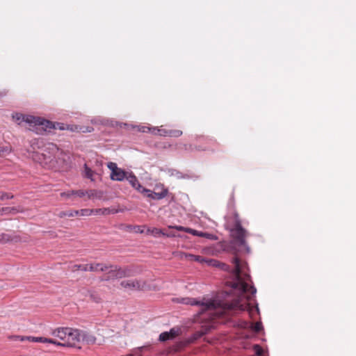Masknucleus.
<instances>
[{
	"mask_svg": "<svg viewBox=\"0 0 356 356\" xmlns=\"http://www.w3.org/2000/svg\"><path fill=\"white\" fill-rule=\"evenodd\" d=\"M232 266L220 263L218 260L207 259L205 263L210 266L218 267L224 270L231 272V280L227 284L231 287L230 293L234 296L231 301H217L197 300L192 298H177L178 302L198 306L201 312L199 314L208 312V315L212 319L221 316L227 310L240 309L245 310L249 308L248 302L252 299L257 292L253 286H250V276L248 273V268L245 261H241L235 256L232 259Z\"/></svg>",
	"mask_w": 356,
	"mask_h": 356,
	"instance_id": "1",
	"label": "nucleus"
},
{
	"mask_svg": "<svg viewBox=\"0 0 356 356\" xmlns=\"http://www.w3.org/2000/svg\"><path fill=\"white\" fill-rule=\"evenodd\" d=\"M232 238L233 246L238 247L239 250H244L247 253L250 252V249L245 242L247 231L241 226L238 215L235 213L232 218H229L225 224Z\"/></svg>",
	"mask_w": 356,
	"mask_h": 356,
	"instance_id": "2",
	"label": "nucleus"
},
{
	"mask_svg": "<svg viewBox=\"0 0 356 356\" xmlns=\"http://www.w3.org/2000/svg\"><path fill=\"white\" fill-rule=\"evenodd\" d=\"M13 120L21 124L25 122L29 125L31 131H35L38 134H40V126L51 127V122L40 117H36L31 115H24L20 113H13L12 115Z\"/></svg>",
	"mask_w": 356,
	"mask_h": 356,
	"instance_id": "3",
	"label": "nucleus"
},
{
	"mask_svg": "<svg viewBox=\"0 0 356 356\" xmlns=\"http://www.w3.org/2000/svg\"><path fill=\"white\" fill-rule=\"evenodd\" d=\"M77 329L71 327H58L51 332V335L56 337L63 342H59L60 346L74 347V340L78 336Z\"/></svg>",
	"mask_w": 356,
	"mask_h": 356,
	"instance_id": "4",
	"label": "nucleus"
},
{
	"mask_svg": "<svg viewBox=\"0 0 356 356\" xmlns=\"http://www.w3.org/2000/svg\"><path fill=\"white\" fill-rule=\"evenodd\" d=\"M138 130L139 131L145 133V132H151L155 135L163 136H170V137H179L182 134V131L180 130H168L163 128L158 127H149L147 126H138Z\"/></svg>",
	"mask_w": 356,
	"mask_h": 356,
	"instance_id": "5",
	"label": "nucleus"
},
{
	"mask_svg": "<svg viewBox=\"0 0 356 356\" xmlns=\"http://www.w3.org/2000/svg\"><path fill=\"white\" fill-rule=\"evenodd\" d=\"M51 122L52 124L51 127L40 126V134L43 131H46L48 129H58L60 130L67 129V130H70L72 131L83 132V133L91 132L92 131V128H91V127H80V126H76V125L64 124H61V123L54 124L52 122Z\"/></svg>",
	"mask_w": 356,
	"mask_h": 356,
	"instance_id": "6",
	"label": "nucleus"
},
{
	"mask_svg": "<svg viewBox=\"0 0 356 356\" xmlns=\"http://www.w3.org/2000/svg\"><path fill=\"white\" fill-rule=\"evenodd\" d=\"M31 145L33 149H44V151L48 154H63L60 152V149L54 143H44L43 140L41 138H35L31 140Z\"/></svg>",
	"mask_w": 356,
	"mask_h": 356,
	"instance_id": "7",
	"label": "nucleus"
},
{
	"mask_svg": "<svg viewBox=\"0 0 356 356\" xmlns=\"http://www.w3.org/2000/svg\"><path fill=\"white\" fill-rule=\"evenodd\" d=\"M108 269V267L103 264H74L72 266V270H83V271H106Z\"/></svg>",
	"mask_w": 356,
	"mask_h": 356,
	"instance_id": "8",
	"label": "nucleus"
},
{
	"mask_svg": "<svg viewBox=\"0 0 356 356\" xmlns=\"http://www.w3.org/2000/svg\"><path fill=\"white\" fill-rule=\"evenodd\" d=\"M76 334H78V336H76V339L74 340V347H79L80 348L79 344L81 342L90 345L94 344L96 341V338L93 335L83 330H80L77 329Z\"/></svg>",
	"mask_w": 356,
	"mask_h": 356,
	"instance_id": "9",
	"label": "nucleus"
},
{
	"mask_svg": "<svg viewBox=\"0 0 356 356\" xmlns=\"http://www.w3.org/2000/svg\"><path fill=\"white\" fill-rule=\"evenodd\" d=\"M121 286L131 290H142L145 286V282L141 280H124Z\"/></svg>",
	"mask_w": 356,
	"mask_h": 356,
	"instance_id": "10",
	"label": "nucleus"
},
{
	"mask_svg": "<svg viewBox=\"0 0 356 356\" xmlns=\"http://www.w3.org/2000/svg\"><path fill=\"white\" fill-rule=\"evenodd\" d=\"M111 270L108 271V275L106 280L110 279H120L126 277L123 271V268L117 266H111Z\"/></svg>",
	"mask_w": 356,
	"mask_h": 356,
	"instance_id": "11",
	"label": "nucleus"
},
{
	"mask_svg": "<svg viewBox=\"0 0 356 356\" xmlns=\"http://www.w3.org/2000/svg\"><path fill=\"white\" fill-rule=\"evenodd\" d=\"M129 172H126L121 168H118L114 172L111 173V178L115 181H122L127 178Z\"/></svg>",
	"mask_w": 356,
	"mask_h": 356,
	"instance_id": "12",
	"label": "nucleus"
},
{
	"mask_svg": "<svg viewBox=\"0 0 356 356\" xmlns=\"http://www.w3.org/2000/svg\"><path fill=\"white\" fill-rule=\"evenodd\" d=\"M126 179L129 181L131 186L136 189L138 192L140 191V188H142L143 186L140 185L137 177L131 172H129Z\"/></svg>",
	"mask_w": 356,
	"mask_h": 356,
	"instance_id": "13",
	"label": "nucleus"
},
{
	"mask_svg": "<svg viewBox=\"0 0 356 356\" xmlns=\"http://www.w3.org/2000/svg\"><path fill=\"white\" fill-rule=\"evenodd\" d=\"M178 334V330L175 328L170 330V332H165L159 335V341H165L167 340L174 339Z\"/></svg>",
	"mask_w": 356,
	"mask_h": 356,
	"instance_id": "14",
	"label": "nucleus"
},
{
	"mask_svg": "<svg viewBox=\"0 0 356 356\" xmlns=\"http://www.w3.org/2000/svg\"><path fill=\"white\" fill-rule=\"evenodd\" d=\"M168 173L170 176L171 177H175L176 179H191L193 178V176L188 175V174H186V173H183V172H181L175 169H169L168 170Z\"/></svg>",
	"mask_w": 356,
	"mask_h": 356,
	"instance_id": "15",
	"label": "nucleus"
},
{
	"mask_svg": "<svg viewBox=\"0 0 356 356\" xmlns=\"http://www.w3.org/2000/svg\"><path fill=\"white\" fill-rule=\"evenodd\" d=\"M26 339L33 342H41V343H50L56 345H60L58 341L53 339H49L45 337H29Z\"/></svg>",
	"mask_w": 356,
	"mask_h": 356,
	"instance_id": "16",
	"label": "nucleus"
},
{
	"mask_svg": "<svg viewBox=\"0 0 356 356\" xmlns=\"http://www.w3.org/2000/svg\"><path fill=\"white\" fill-rule=\"evenodd\" d=\"M104 193L102 191L90 189L87 191V197L91 200H100L102 198Z\"/></svg>",
	"mask_w": 356,
	"mask_h": 356,
	"instance_id": "17",
	"label": "nucleus"
},
{
	"mask_svg": "<svg viewBox=\"0 0 356 356\" xmlns=\"http://www.w3.org/2000/svg\"><path fill=\"white\" fill-rule=\"evenodd\" d=\"M186 232L191 234H193L194 236L205 237V238H209V239L214 238V236L213 234H209V233H207V232H199L197 230H195V229H191V228H186Z\"/></svg>",
	"mask_w": 356,
	"mask_h": 356,
	"instance_id": "18",
	"label": "nucleus"
},
{
	"mask_svg": "<svg viewBox=\"0 0 356 356\" xmlns=\"http://www.w3.org/2000/svg\"><path fill=\"white\" fill-rule=\"evenodd\" d=\"M213 327V325L202 326V329L194 334V339H197L208 333Z\"/></svg>",
	"mask_w": 356,
	"mask_h": 356,
	"instance_id": "19",
	"label": "nucleus"
},
{
	"mask_svg": "<svg viewBox=\"0 0 356 356\" xmlns=\"http://www.w3.org/2000/svg\"><path fill=\"white\" fill-rule=\"evenodd\" d=\"M168 191L167 188H163L161 192H152L151 199L161 200L168 195Z\"/></svg>",
	"mask_w": 356,
	"mask_h": 356,
	"instance_id": "20",
	"label": "nucleus"
},
{
	"mask_svg": "<svg viewBox=\"0 0 356 356\" xmlns=\"http://www.w3.org/2000/svg\"><path fill=\"white\" fill-rule=\"evenodd\" d=\"M126 277L134 276L139 273V271L134 267H127L123 268Z\"/></svg>",
	"mask_w": 356,
	"mask_h": 356,
	"instance_id": "21",
	"label": "nucleus"
},
{
	"mask_svg": "<svg viewBox=\"0 0 356 356\" xmlns=\"http://www.w3.org/2000/svg\"><path fill=\"white\" fill-rule=\"evenodd\" d=\"M85 170H84V176L90 179L92 181H95L94 175L95 172L90 168L88 167L87 164L84 165Z\"/></svg>",
	"mask_w": 356,
	"mask_h": 356,
	"instance_id": "22",
	"label": "nucleus"
},
{
	"mask_svg": "<svg viewBox=\"0 0 356 356\" xmlns=\"http://www.w3.org/2000/svg\"><path fill=\"white\" fill-rule=\"evenodd\" d=\"M92 212L94 215L105 216L110 214V208L95 209H92Z\"/></svg>",
	"mask_w": 356,
	"mask_h": 356,
	"instance_id": "23",
	"label": "nucleus"
},
{
	"mask_svg": "<svg viewBox=\"0 0 356 356\" xmlns=\"http://www.w3.org/2000/svg\"><path fill=\"white\" fill-rule=\"evenodd\" d=\"M79 215L82 216H89L93 214L92 209H83L81 210H78Z\"/></svg>",
	"mask_w": 356,
	"mask_h": 356,
	"instance_id": "24",
	"label": "nucleus"
},
{
	"mask_svg": "<svg viewBox=\"0 0 356 356\" xmlns=\"http://www.w3.org/2000/svg\"><path fill=\"white\" fill-rule=\"evenodd\" d=\"M251 328L255 332H259L263 329L262 323L261 322H257L255 323H252Z\"/></svg>",
	"mask_w": 356,
	"mask_h": 356,
	"instance_id": "25",
	"label": "nucleus"
},
{
	"mask_svg": "<svg viewBox=\"0 0 356 356\" xmlns=\"http://www.w3.org/2000/svg\"><path fill=\"white\" fill-rule=\"evenodd\" d=\"M88 296L90 297V298L91 300H92L93 301H95L96 302H98L100 300V298L95 292L88 291Z\"/></svg>",
	"mask_w": 356,
	"mask_h": 356,
	"instance_id": "26",
	"label": "nucleus"
},
{
	"mask_svg": "<svg viewBox=\"0 0 356 356\" xmlns=\"http://www.w3.org/2000/svg\"><path fill=\"white\" fill-rule=\"evenodd\" d=\"M60 196L67 199H73L74 192L72 191H68L67 192H63L60 193Z\"/></svg>",
	"mask_w": 356,
	"mask_h": 356,
	"instance_id": "27",
	"label": "nucleus"
},
{
	"mask_svg": "<svg viewBox=\"0 0 356 356\" xmlns=\"http://www.w3.org/2000/svg\"><path fill=\"white\" fill-rule=\"evenodd\" d=\"M190 257L195 261H198L200 263H205L207 261V259L204 257H202V256L199 255H190Z\"/></svg>",
	"mask_w": 356,
	"mask_h": 356,
	"instance_id": "28",
	"label": "nucleus"
},
{
	"mask_svg": "<svg viewBox=\"0 0 356 356\" xmlns=\"http://www.w3.org/2000/svg\"><path fill=\"white\" fill-rule=\"evenodd\" d=\"M140 193H143L145 194L147 197L151 198L152 197V191L149 190V189H147L145 188H144L143 186H142V188H140V191H139Z\"/></svg>",
	"mask_w": 356,
	"mask_h": 356,
	"instance_id": "29",
	"label": "nucleus"
},
{
	"mask_svg": "<svg viewBox=\"0 0 356 356\" xmlns=\"http://www.w3.org/2000/svg\"><path fill=\"white\" fill-rule=\"evenodd\" d=\"M73 192H74V196H77L79 197H83L85 195H86V194H87V191H83V190H77V191L73 190Z\"/></svg>",
	"mask_w": 356,
	"mask_h": 356,
	"instance_id": "30",
	"label": "nucleus"
},
{
	"mask_svg": "<svg viewBox=\"0 0 356 356\" xmlns=\"http://www.w3.org/2000/svg\"><path fill=\"white\" fill-rule=\"evenodd\" d=\"M13 197V195H11L6 193L0 192V200H4L7 199H11Z\"/></svg>",
	"mask_w": 356,
	"mask_h": 356,
	"instance_id": "31",
	"label": "nucleus"
},
{
	"mask_svg": "<svg viewBox=\"0 0 356 356\" xmlns=\"http://www.w3.org/2000/svg\"><path fill=\"white\" fill-rule=\"evenodd\" d=\"M254 350L258 356H261L263 354V350L261 347L259 345H254Z\"/></svg>",
	"mask_w": 356,
	"mask_h": 356,
	"instance_id": "32",
	"label": "nucleus"
},
{
	"mask_svg": "<svg viewBox=\"0 0 356 356\" xmlns=\"http://www.w3.org/2000/svg\"><path fill=\"white\" fill-rule=\"evenodd\" d=\"M108 168L111 170V172H114V171H116L119 168L117 164L113 162L108 163Z\"/></svg>",
	"mask_w": 356,
	"mask_h": 356,
	"instance_id": "33",
	"label": "nucleus"
},
{
	"mask_svg": "<svg viewBox=\"0 0 356 356\" xmlns=\"http://www.w3.org/2000/svg\"><path fill=\"white\" fill-rule=\"evenodd\" d=\"M79 215L78 210L69 211H67V216L74 217Z\"/></svg>",
	"mask_w": 356,
	"mask_h": 356,
	"instance_id": "34",
	"label": "nucleus"
},
{
	"mask_svg": "<svg viewBox=\"0 0 356 356\" xmlns=\"http://www.w3.org/2000/svg\"><path fill=\"white\" fill-rule=\"evenodd\" d=\"M105 124H110L112 127L118 126V123L117 122H113V120H106Z\"/></svg>",
	"mask_w": 356,
	"mask_h": 356,
	"instance_id": "35",
	"label": "nucleus"
},
{
	"mask_svg": "<svg viewBox=\"0 0 356 356\" xmlns=\"http://www.w3.org/2000/svg\"><path fill=\"white\" fill-rule=\"evenodd\" d=\"M152 233L154 235L156 236V235H159V234H161V229H157V228H154V229H152Z\"/></svg>",
	"mask_w": 356,
	"mask_h": 356,
	"instance_id": "36",
	"label": "nucleus"
},
{
	"mask_svg": "<svg viewBox=\"0 0 356 356\" xmlns=\"http://www.w3.org/2000/svg\"><path fill=\"white\" fill-rule=\"evenodd\" d=\"M122 209H110V213H117L118 212H122Z\"/></svg>",
	"mask_w": 356,
	"mask_h": 356,
	"instance_id": "37",
	"label": "nucleus"
},
{
	"mask_svg": "<svg viewBox=\"0 0 356 356\" xmlns=\"http://www.w3.org/2000/svg\"><path fill=\"white\" fill-rule=\"evenodd\" d=\"M67 211H62L59 213V216L63 218L64 216H67Z\"/></svg>",
	"mask_w": 356,
	"mask_h": 356,
	"instance_id": "38",
	"label": "nucleus"
},
{
	"mask_svg": "<svg viewBox=\"0 0 356 356\" xmlns=\"http://www.w3.org/2000/svg\"><path fill=\"white\" fill-rule=\"evenodd\" d=\"M186 228H184L183 227H177V229L179 230V231H181V230H185L186 231Z\"/></svg>",
	"mask_w": 356,
	"mask_h": 356,
	"instance_id": "39",
	"label": "nucleus"
},
{
	"mask_svg": "<svg viewBox=\"0 0 356 356\" xmlns=\"http://www.w3.org/2000/svg\"><path fill=\"white\" fill-rule=\"evenodd\" d=\"M20 339H21V341H24V337H21Z\"/></svg>",
	"mask_w": 356,
	"mask_h": 356,
	"instance_id": "40",
	"label": "nucleus"
},
{
	"mask_svg": "<svg viewBox=\"0 0 356 356\" xmlns=\"http://www.w3.org/2000/svg\"><path fill=\"white\" fill-rule=\"evenodd\" d=\"M3 95V94L0 93V97H1Z\"/></svg>",
	"mask_w": 356,
	"mask_h": 356,
	"instance_id": "41",
	"label": "nucleus"
}]
</instances>
